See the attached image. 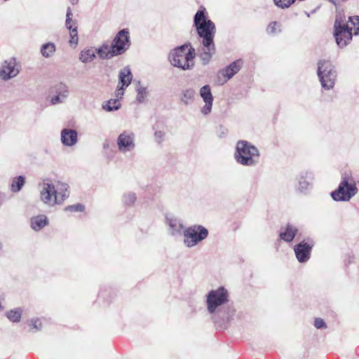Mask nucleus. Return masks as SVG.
<instances>
[{"mask_svg": "<svg viewBox=\"0 0 359 359\" xmlns=\"http://www.w3.org/2000/svg\"><path fill=\"white\" fill-rule=\"evenodd\" d=\"M348 22H351L353 26L355 29L354 35H358L359 34V16L358 15L348 17V20L347 21L344 14H337L334 23V28L350 27Z\"/></svg>", "mask_w": 359, "mask_h": 359, "instance_id": "dca6fc26", "label": "nucleus"}, {"mask_svg": "<svg viewBox=\"0 0 359 359\" xmlns=\"http://www.w3.org/2000/svg\"><path fill=\"white\" fill-rule=\"evenodd\" d=\"M273 1L275 5L280 8H289L294 4L293 0H273Z\"/></svg>", "mask_w": 359, "mask_h": 359, "instance_id": "4c0bfd02", "label": "nucleus"}, {"mask_svg": "<svg viewBox=\"0 0 359 359\" xmlns=\"http://www.w3.org/2000/svg\"><path fill=\"white\" fill-rule=\"evenodd\" d=\"M330 3H332V4L334 5H336L337 3H336V1L335 0H328Z\"/></svg>", "mask_w": 359, "mask_h": 359, "instance_id": "c03bdc74", "label": "nucleus"}, {"mask_svg": "<svg viewBox=\"0 0 359 359\" xmlns=\"http://www.w3.org/2000/svg\"><path fill=\"white\" fill-rule=\"evenodd\" d=\"M313 246L314 241L311 238L303 240L294 245V251L299 262L305 263L310 259Z\"/></svg>", "mask_w": 359, "mask_h": 359, "instance_id": "9d476101", "label": "nucleus"}, {"mask_svg": "<svg viewBox=\"0 0 359 359\" xmlns=\"http://www.w3.org/2000/svg\"><path fill=\"white\" fill-rule=\"evenodd\" d=\"M320 6H318L315 9H313V10L311 12V14L315 13H316V12L319 8H320Z\"/></svg>", "mask_w": 359, "mask_h": 359, "instance_id": "79ce46f5", "label": "nucleus"}, {"mask_svg": "<svg viewBox=\"0 0 359 359\" xmlns=\"http://www.w3.org/2000/svg\"><path fill=\"white\" fill-rule=\"evenodd\" d=\"M229 301V293L224 286L211 290L206 294L207 311L215 324L228 322L232 319L236 310L228 304Z\"/></svg>", "mask_w": 359, "mask_h": 359, "instance_id": "f03ea898", "label": "nucleus"}, {"mask_svg": "<svg viewBox=\"0 0 359 359\" xmlns=\"http://www.w3.org/2000/svg\"><path fill=\"white\" fill-rule=\"evenodd\" d=\"M115 295L116 293L111 288L102 290L98 294L100 298L106 299L107 301H111Z\"/></svg>", "mask_w": 359, "mask_h": 359, "instance_id": "c9c22d12", "label": "nucleus"}, {"mask_svg": "<svg viewBox=\"0 0 359 359\" xmlns=\"http://www.w3.org/2000/svg\"><path fill=\"white\" fill-rule=\"evenodd\" d=\"M307 172L301 173L297 176V180H298L297 189L300 192H304L309 188L310 183L306 180Z\"/></svg>", "mask_w": 359, "mask_h": 359, "instance_id": "2f4dec72", "label": "nucleus"}, {"mask_svg": "<svg viewBox=\"0 0 359 359\" xmlns=\"http://www.w3.org/2000/svg\"><path fill=\"white\" fill-rule=\"evenodd\" d=\"M165 223L168 226V231L170 235L172 236L183 235V231L185 228L180 218L173 215H166Z\"/></svg>", "mask_w": 359, "mask_h": 359, "instance_id": "2eb2a0df", "label": "nucleus"}, {"mask_svg": "<svg viewBox=\"0 0 359 359\" xmlns=\"http://www.w3.org/2000/svg\"><path fill=\"white\" fill-rule=\"evenodd\" d=\"M130 32L128 29L120 30L111 44V52L114 56L120 55L124 53L130 46Z\"/></svg>", "mask_w": 359, "mask_h": 359, "instance_id": "1a4fd4ad", "label": "nucleus"}, {"mask_svg": "<svg viewBox=\"0 0 359 359\" xmlns=\"http://www.w3.org/2000/svg\"><path fill=\"white\" fill-rule=\"evenodd\" d=\"M6 316L11 321L18 323L20 320L22 310L20 308L11 310L6 313Z\"/></svg>", "mask_w": 359, "mask_h": 359, "instance_id": "473e14b6", "label": "nucleus"}, {"mask_svg": "<svg viewBox=\"0 0 359 359\" xmlns=\"http://www.w3.org/2000/svg\"><path fill=\"white\" fill-rule=\"evenodd\" d=\"M72 4L75 5L78 3L79 0H69Z\"/></svg>", "mask_w": 359, "mask_h": 359, "instance_id": "37998d69", "label": "nucleus"}, {"mask_svg": "<svg viewBox=\"0 0 359 359\" xmlns=\"http://www.w3.org/2000/svg\"><path fill=\"white\" fill-rule=\"evenodd\" d=\"M298 233V229L291 224H287L284 229L279 234L280 238L286 243H291Z\"/></svg>", "mask_w": 359, "mask_h": 359, "instance_id": "412c9836", "label": "nucleus"}, {"mask_svg": "<svg viewBox=\"0 0 359 359\" xmlns=\"http://www.w3.org/2000/svg\"><path fill=\"white\" fill-rule=\"evenodd\" d=\"M137 201V195L135 192L127 191L121 197V201L124 207H132Z\"/></svg>", "mask_w": 359, "mask_h": 359, "instance_id": "bb28decb", "label": "nucleus"}, {"mask_svg": "<svg viewBox=\"0 0 359 359\" xmlns=\"http://www.w3.org/2000/svg\"><path fill=\"white\" fill-rule=\"evenodd\" d=\"M333 35L337 46L340 48H343L348 46L352 41V28H334Z\"/></svg>", "mask_w": 359, "mask_h": 359, "instance_id": "4468645a", "label": "nucleus"}, {"mask_svg": "<svg viewBox=\"0 0 359 359\" xmlns=\"http://www.w3.org/2000/svg\"><path fill=\"white\" fill-rule=\"evenodd\" d=\"M50 93L54 94L50 98L53 105L64 103L69 95L68 86L64 82H57L50 88Z\"/></svg>", "mask_w": 359, "mask_h": 359, "instance_id": "9b49d317", "label": "nucleus"}, {"mask_svg": "<svg viewBox=\"0 0 359 359\" xmlns=\"http://www.w3.org/2000/svg\"><path fill=\"white\" fill-rule=\"evenodd\" d=\"M135 136L133 132L125 130L117 138L116 143L118 150L122 153L133 151L135 148Z\"/></svg>", "mask_w": 359, "mask_h": 359, "instance_id": "f8f14e48", "label": "nucleus"}, {"mask_svg": "<svg viewBox=\"0 0 359 359\" xmlns=\"http://www.w3.org/2000/svg\"><path fill=\"white\" fill-rule=\"evenodd\" d=\"M135 90L137 93L136 101L139 104L144 103L149 95V90L147 87L143 86L140 81L136 82Z\"/></svg>", "mask_w": 359, "mask_h": 359, "instance_id": "b1692460", "label": "nucleus"}, {"mask_svg": "<svg viewBox=\"0 0 359 359\" xmlns=\"http://www.w3.org/2000/svg\"><path fill=\"white\" fill-rule=\"evenodd\" d=\"M317 76L323 89L325 90H332L337 80V72L335 65L330 60H319Z\"/></svg>", "mask_w": 359, "mask_h": 359, "instance_id": "423d86ee", "label": "nucleus"}, {"mask_svg": "<svg viewBox=\"0 0 359 359\" xmlns=\"http://www.w3.org/2000/svg\"><path fill=\"white\" fill-rule=\"evenodd\" d=\"M56 50L55 45L53 43L48 42L42 45L41 48V55L46 58L50 57Z\"/></svg>", "mask_w": 359, "mask_h": 359, "instance_id": "c756f323", "label": "nucleus"}, {"mask_svg": "<svg viewBox=\"0 0 359 359\" xmlns=\"http://www.w3.org/2000/svg\"><path fill=\"white\" fill-rule=\"evenodd\" d=\"M72 10L69 7H68L67 10V14H66V27L69 30V34H70V39H69V44L72 46H76L78 44V32H77V27H73L72 22Z\"/></svg>", "mask_w": 359, "mask_h": 359, "instance_id": "aec40b11", "label": "nucleus"}, {"mask_svg": "<svg viewBox=\"0 0 359 359\" xmlns=\"http://www.w3.org/2000/svg\"><path fill=\"white\" fill-rule=\"evenodd\" d=\"M199 93L205 102V105L201 109V113L204 115H208L211 112L213 104V96L210 86L209 85L203 86L200 89Z\"/></svg>", "mask_w": 359, "mask_h": 359, "instance_id": "a211bd4d", "label": "nucleus"}, {"mask_svg": "<svg viewBox=\"0 0 359 359\" xmlns=\"http://www.w3.org/2000/svg\"><path fill=\"white\" fill-rule=\"evenodd\" d=\"M20 72L16 60L13 57L5 60L0 69V77L4 81H8L15 77Z\"/></svg>", "mask_w": 359, "mask_h": 359, "instance_id": "ddd939ff", "label": "nucleus"}, {"mask_svg": "<svg viewBox=\"0 0 359 359\" xmlns=\"http://www.w3.org/2000/svg\"><path fill=\"white\" fill-rule=\"evenodd\" d=\"M121 103L118 99H110L102 104V109L106 111H114L121 108Z\"/></svg>", "mask_w": 359, "mask_h": 359, "instance_id": "7c9ffc66", "label": "nucleus"}, {"mask_svg": "<svg viewBox=\"0 0 359 359\" xmlns=\"http://www.w3.org/2000/svg\"><path fill=\"white\" fill-rule=\"evenodd\" d=\"M95 52L101 59H110L114 57V53L111 52V48L107 43L102 44Z\"/></svg>", "mask_w": 359, "mask_h": 359, "instance_id": "cd10ccee", "label": "nucleus"}, {"mask_svg": "<svg viewBox=\"0 0 359 359\" xmlns=\"http://www.w3.org/2000/svg\"><path fill=\"white\" fill-rule=\"evenodd\" d=\"M165 133L161 130L154 133V138L158 144H161L164 140Z\"/></svg>", "mask_w": 359, "mask_h": 359, "instance_id": "58836bf2", "label": "nucleus"}, {"mask_svg": "<svg viewBox=\"0 0 359 359\" xmlns=\"http://www.w3.org/2000/svg\"><path fill=\"white\" fill-rule=\"evenodd\" d=\"M48 224V219L44 215H39L31 218V227L36 231L41 230Z\"/></svg>", "mask_w": 359, "mask_h": 359, "instance_id": "5701e85b", "label": "nucleus"}, {"mask_svg": "<svg viewBox=\"0 0 359 359\" xmlns=\"http://www.w3.org/2000/svg\"><path fill=\"white\" fill-rule=\"evenodd\" d=\"M266 32L269 34H277L281 32V24L273 21L269 23L266 28Z\"/></svg>", "mask_w": 359, "mask_h": 359, "instance_id": "72a5a7b5", "label": "nucleus"}, {"mask_svg": "<svg viewBox=\"0 0 359 359\" xmlns=\"http://www.w3.org/2000/svg\"><path fill=\"white\" fill-rule=\"evenodd\" d=\"M305 14L306 15L307 17H310L311 16V14L306 11H305Z\"/></svg>", "mask_w": 359, "mask_h": 359, "instance_id": "a18cd8bd", "label": "nucleus"}, {"mask_svg": "<svg viewBox=\"0 0 359 359\" xmlns=\"http://www.w3.org/2000/svg\"><path fill=\"white\" fill-rule=\"evenodd\" d=\"M194 26L199 38L201 39L203 48L199 54L203 65H207L216 52L214 37L216 34L215 23L207 18L204 8L198 10L194 17Z\"/></svg>", "mask_w": 359, "mask_h": 359, "instance_id": "f257e3e1", "label": "nucleus"}, {"mask_svg": "<svg viewBox=\"0 0 359 359\" xmlns=\"http://www.w3.org/2000/svg\"><path fill=\"white\" fill-rule=\"evenodd\" d=\"M126 88L123 87L121 86H118L115 92V96L116 97V99H118L119 100V99H121L123 97Z\"/></svg>", "mask_w": 359, "mask_h": 359, "instance_id": "a19ab883", "label": "nucleus"}, {"mask_svg": "<svg viewBox=\"0 0 359 359\" xmlns=\"http://www.w3.org/2000/svg\"><path fill=\"white\" fill-rule=\"evenodd\" d=\"M96 57L95 52L90 49H85L81 51L79 54V60L83 63H88Z\"/></svg>", "mask_w": 359, "mask_h": 359, "instance_id": "c85d7f7f", "label": "nucleus"}, {"mask_svg": "<svg viewBox=\"0 0 359 359\" xmlns=\"http://www.w3.org/2000/svg\"><path fill=\"white\" fill-rule=\"evenodd\" d=\"M233 156L238 164L247 167L256 166L260 160V152L257 147L247 140L237 142Z\"/></svg>", "mask_w": 359, "mask_h": 359, "instance_id": "39448f33", "label": "nucleus"}, {"mask_svg": "<svg viewBox=\"0 0 359 359\" xmlns=\"http://www.w3.org/2000/svg\"><path fill=\"white\" fill-rule=\"evenodd\" d=\"M28 325L30 327V331L36 332L41 330L42 324L39 318H32L28 320Z\"/></svg>", "mask_w": 359, "mask_h": 359, "instance_id": "f704fd0d", "label": "nucleus"}, {"mask_svg": "<svg viewBox=\"0 0 359 359\" xmlns=\"http://www.w3.org/2000/svg\"><path fill=\"white\" fill-rule=\"evenodd\" d=\"M314 325L317 329H323L327 327L324 320L320 318H317L315 319Z\"/></svg>", "mask_w": 359, "mask_h": 359, "instance_id": "ea45409f", "label": "nucleus"}, {"mask_svg": "<svg viewBox=\"0 0 359 359\" xmlns=\"http://www.w3.org/2000/svg\"><path fill=\"white\" fill-rule=\"evenodd\" d=\"M133 74L129 67H125L118 74V85L127 88L132 82Z\"/></svg>", "mask_w": 359, "mask_h": 359, "instance_id": "4be33fe9", "label": "nucleus"}, {"mask_svg": "<svg viewBox=\"0 0 359 359\" xmlns=\"http://www.w3.org/2000/svg\"><path fill=\"white\" fill-rule=\"evenodd\" d=\"M358 191L355 184H350L344 177L339 183L337 189L331 193L332 199L335 201H348Z\"/></svg>", "mask_w": 359, "mask_h": 359, "instance_id": "6e6552de", "label": "nucleus"}, {"mask_svg": "<svg viewBox=\"0 0 359 359\" xmlns=\"http://www.w3.org/2000/svg\"><path fill=\"white\" fill-rule=\"evenodd\" d=\"M209 231L207 228L200 224H194L185 228L183 231L184 245L194 248L208 238Z\"/></svg>", "mask_w": 359, "mask_h": 359, "instance_id": "0eeeda50", "label": "nucleus"}, {"mask_svg": "<svg viewBox=\"0 0 359 359\" xmlns=\"http://www.w3.org/2000/svg\"><path fill=\"white\" fill-rule=\"evenodd\" d=\"M60 136L64 146L72 147L78 142V133L74 129L64 128L61 130Z\"/></svg>", "mask_w": 359, "mask_h": 359, "instance_id": "6ab92c4d", "label": "nucleus"}, {"mask_svg": "<svg viewBox=\"0 0 359 359\" xmlns=\"http://www.w3.org/2000/svg\"><path fill=\"white\" fill-rule=\"evenodd\" d=\"M65 211H70L74 212H82L85 210V206L81 203H76L68 205L65 208Z\"/></svg>", "mask_w": 359, "mask_h": 359, "instance_id": "e433bc0d", "label": "nucleus"}, {"mask_svg": "<svg viewBox=\"0 0 359 359\" xmlns=\"http://www.w3.org/2000/svg\"><path fill=\"white\" fill-rule=\"evenodd\" d=\"M25 183V178L22 175L15 177L12 179L10 189L13 193L19 192Z\"/></svg>", "mask_w": 359, "mask_h": 359, "instance_id": "a878e982", "label": "nucleus"}, {"mask_svg": "<svg viewBox=\"0 0 359 359\" xmlns=\"http://www.w3.org/2000/svg\"><path fill=\"white\" fill-rule=\"evenodd\" d=\"M196 50L191 43L175 47L168 55L170 65L182 70H191L195 66Z\"/></svg>", "mask_w": 359, "mask_h": 359, "instance_id": "20e7f679", "label": "nucleus"}, {"mask_svg": "<svg viewBox=\"0 0 359 359\" xmlns=\"http://www.w3.org/2000/svg\"><path fill=\"white\" fill-rule=\"evenodd\" d=\"M196 91L191 88H186L182 90L180 95V101L185 105L191 104L194 101Z\"/></svg>", "mask_w": 359, "mask_h": 359, "instance_id": "393cba45", "label": "nucleus"}, {"mask_svg": "<svg viewBox=\"0 0 359 359\" xmlns=\"http://www.w3.org/2000/svg\"><path fill=\"white\" fill-rule=\"evenodd\" d=\"M70 194L69 186L67 183L50 179L43 180L41 184L40 200L49 207L63 204Z\"/></svg>", "mask_w": 359, "mask_h": 359, "instance_id": "7ed1b4c3", "label": "nucleus"}, {"mask_svg": "<svg viewBox=\"0 0 359 359\" xmlns=\"http://www.w3.org/2000/svg\"><path fill=\"white\" fill-rule=\"evenodd\" d=\"M243 65V61L241 59L231 62L230 65L219 71L217 74L218 79H220V78L222 77L223 83L226 82L240 71Z\"/></svg>", "mask_w": 359, "mask_h": 359, "instance_id": "f3484780", "label": "nucleus"}]
</instances>
